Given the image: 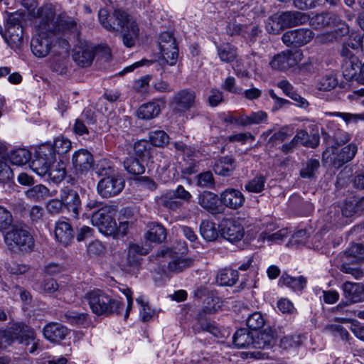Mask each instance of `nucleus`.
Segmentation results:
<instances>
[{
  "instance_id": "1",
  "label": "nucleus",
  "mask_w": 364,
  "mask_h": 364,
  "mask_svg": "<svg viewBox=\"0 0 364 364\" xmlns=\"http://www.w3.org/2000/svg\"><path fill=\"white\" fill-rule=\"evenodd\" d=\"M100 24L107 31L122 34V41L127 48L134 46L139 35V28L136 21L126 11L115 9L109 14L105 9L98 12Z\"/></svg>"
},
{
  "instance_id": "2",
  "label": "nucleus",
  "mask_w": 364,
  "mask_h": 364,
  "mask_svg": "<svg viewBox=\"0 0 364 364\" xmlns=\"http://www.w3.org/2000/svg\"><path fill=\"white\" fill-rule=\"evenodd\" d=\"M41 20L38 33L32 38L31 48L33 53L38 58L50 55L55 63H63L68 56L70 45L65 39H58L53 32L43 28Z\"/></svg>"
},
{
  "instance_id": "3",
  "label": "nucleus",
  "mask_w": 364,
  "mask_h": 364,
  "mask_svg": "<svg viewBox=\"0 0 364 364\" xmlns=\"http://www.w3.org/2000/svg\"><path fill=\"white\" fill-rule=\"evenodd\" d=\"M15 340L24 346L30 353H35L40 344L34 329L23 323H16L8 329L0 330V350L6 349Z\"/></svg>"
},
{
  "instance_id": "4",
  "label": "nucleus",
  "mask_w": 364,
  "mask_h": 364,
  "mask_svg": "<svg viewBox=\"0 0 364 364\" xmlns=\"http://www.w3.org/2000/svg\"><path fill=\"white\" fill-rule=\"evenodd\" d=\"M84 298L92 313L97 316L120 314L124 308L122 301L98 289L88 291Z\"/></svg>"
},
{
  "instance_id": "5",
  "label": "nucleus",
  "mask_w": 364,
  "mask_h": 364,
  "mask_svg": "<svg viewBox=\"0 0 364 364\" xmlns=\"http://www.w3.org/2000/svg\"><path fill=\"white\" fill-rule=\"evenodd\" d=\"M45 13L43 28L50 30L55 33L59 32L63 33H70L78 35L80 29V20L75 17L70 16L67 13L63 12L60 14L56 21H54L55 13L53 10L49 9Z\"/></svg>"
},
{
  "instance_id": "6",
  "label": "nucleus",
  "mask_w": 364,
  "mask_h": 364,
  "mask_svg": "<svg viewBox=\"0 0 364 364\" xmlns=\"http://www.w3.org/2000/svg\"><path fill=\"white\" fill-rule=\"evenodd\" d=\"M364 262V245L353 244L348 248L343 256L342 263L338 267L341 272L350 274L358 279L364 277V269L361 268L359 262Z\"/></svg>"
},
{
  "instance_id": "7",
  "label": "nucleus",
  "mask_w": 364,
  "mask_h": 364,
  "mask_svg": "<svg viewBox=\"0 0 364 364\" xmlns=\"http://www.w3.org/2000/svg\"><path fill=\"white\" fill-rule=\"evenodd\" d=\"M4 238L7 247L13 252L27 251L33 246V237L24 224H14Z\"/></svg>"
},
{
  "instance_id": "8",
  "label": "nucleus",
  "mask_w": 364,
  "mask_h": 364,
  "mask_svg": "<svg viewBox=\"0 0 364 364\" xmlns=\"http://www.w3.org/2000/svg\"><path fill=\"white\" fill-rule=\"evenodd\" d=\"M115 209L110 205H105L92 215V223L100 232L105 235H114L117 231L114 219Z\"/></svg>"
},
{
  "instance_id": "9",
  "label": "nucleus",
  "mask_w": 364,
  "mask_h": 364,
  "mask_svg": "<svg viewBox=\"0 0 364 364\" xmlns=\"http://www.w3.org/2000/svg\"><path fill=\"white\" fill-rule=\"evenodd\" d=\"M53 162L55 151L50 144H46L39 146L36 159L32 161L30 166L36 174L46 177Z\"/></svg>"
},
{
  "instance_id": "10",
  "label": "nucleus",
  "mask_w": 364,
  "mask_h": 364,
  "mask_svg": "<svg viewBox=\"0 0 364 364\" xmlns=\"http://www.w3.org/2000/svg\"><path fill=\"white\" fill-rule=\"evenodd\" d=\"M196 105V94L191 89H183L176 92L170 100L173 112L179 114L195 108Z\"/></svg>"
},
{
  "instance_id": "11",
  "label": "nucleus",
  "mask_w": 364,
  "mask_h": 364,
  "mask_svg": "<svg viewBox=\"0 0 364 364\" xmlns=\"http://www.w3.org/2000/svg\"><path fill=\"white\" fill-rule=\"evenodd\" d=\"M311 23L317 29L331 27L338 28L340 34H347L348 27L341 17L334 13H321L311 18Z\"/></svg>"
},
{
  "instance_id": "12",
  "label": "nucleus",
  "mask_w": 364,
  "mask_h": 364,
  "mask_svg": "<svg viewBox=\"0 0 364 364\" xmlns=\"http://www.w3.org/2000/svg\"><path fill=\"white\" fill-rule=\"evenodd\" d=\"M300 50H287L274 55L269 63L273 70L286 71L296 66L302 59Z\"/></svg>"
},
{
  "instance_id": "13",
  "label": "nucleus",
  "mask_w": 364,
  "mask_h": 364,
  "mask_svg": "<svg viewBox=\"0 0 364 364\" xmlns=\"http://www.w3.org/2000/svg\"><path fill=\"white\" fill-rule=\"evenodd\" d=\"M159 46L163 59L170 65L176 63L178 48L176 39L170 32L162 33L159 38Z\"/></svg>"
},
{
  "instance_id": "14",
  "label": "nucleus",
  "mask_w": 364,
  "mask_h": 364,
  "mask_svg": "<svg viewBox=\"0 0 364 364\" xmlns=\"http://www.w3.org/2000/svg\"><path fill=\"white\" fill-rule=\"evenodd\" d=\"M124 188V181L119 174L114 176L101 178L97 186V193L105 198L114 197Z\"/></svg>"
},
{
  "instance_id": "15",
  "label": "nucleus",
  "mask_w": 364,
  "mask_h": 364,
  "mask_svg": "<svg viewBox=\"0 0 364 364\" xmlns=\"http://www.w3.org/2000/svg\"><path fill=\"white\" fill-rule=\"evenodd\" d=\"M314 37V33L309 28H297L285 32L282 42L287 46L301 47L309 43Z\"/></svg>"
},
{
  "instance_id": "16",
  "label": "nucleus",
  "mask_w": 364,
  "mask_h": 364,
  "mask_svg": "<svg viewBox=\"0 0 364 364\" xmlns=\"http://www.w3.org/2000/svg\"><path fill=\"white\" fill-rule=\"evenodd\" d=\"M220 232L224 239L232 243L240 241L245 235L242 223L233 219L224 220L220 225Z\"/></svg>"
},
{
  "instance_id": "17",
  "label": "nucleus",
  "mask_w": 364,
  "mask_h": 364,
  "mask_svg": "<svg viewBox=\"0 0 364 364\" xmlns=\"http://www.w3.org/2000/svg\"><path fill=\"white\" fill-rule=\"evenodd\" d=\"M343 295L347 299L346 302H341L336 308L342 309L349 304L358 303L364 301V285L360 283L346 282L342 285Z\"/></svg>"
},
{
  "instance_id": "18",
  "label": "nucleus",
  "mask_w": 364,
  "mask_h": 364,
  "mask_svg": "<svg viewBox=\"0 0 364 364\" xmlns=\"http://www.w3.org/2000/svg\"><path fill=\"white\" fill-rule=\"evenodd\" d=\"M72 164L77 176L86 174L93 166V156L86 149H79L73 154Z\"/></svg>"
},
{
  "instance_id": "19",
  "label": "nucleus",
  "mask_w": 364,
  "mask_h": 364,
  "mask_svg": "<svg viewBox=\"0 0 364 364\" xmlns=\"http://www.w3.org/2000/svg\"><path fill=\"white\" fill-rule=\"evenodd\" d=\"M60 198L67 210L72 213L73 218H77L81 210V200L77 192L73 189L65 188L60 191Z\"/></svg>"
},
{
  "instance_id": "20",
  "label": "nucleus",
  "mask_w": 364,
  "mask_h": 364,
  "mask_svg": "<svg viewBox=\"0 0 364 364\" xmlns=\"http://www.w3.org/2000/svg\"><path fill=\"white\" fill-rule=\"evenodd\" d=\"M68 328L59 323H50L43 329V333L46 339L52 343H57L63 340L68 334Z\"/></svg>"
},
{
  "instance_id": "21",
  "label": "nucleus",
  "mask_w": 364,
  "mask_h": 364,
  "mask_svg": "<svg viewBox=\"0 0 364 364\" xmlns=\"http://www.w3.org/2000/svg\"><path fill=\"white\" fill-rule=\"evenodd\" d=\"M220 201L226 207L237 209L245 203V196L237 189L228 188L220 194Z\"/></svg>"
},
{
  "instance_id": "22",
  "label": "nucleus",
  "mask_w": 364,
  "mask_h": 364,
  "mask_svg": "<svg viewBox=\"0 0 364 364\" xmlns=\"http://www.w3.org/2000/svg\"><path fill=\"white\" fill-rule=\"evenodd\" d=\"M54 233L56 240L64 246L68 245L74 238L72 225L64 220L55 223Z\"/></svg>"
},
{
  "instance_id": "23",
  "label": "nucleus",
  "mask_w": 364,
  "mask_h": 364,
  "mask_svg": "<svg viewBox=\"0 0 364 364\" xmlns=\"http://www.w3.org/2000/svg\"><path fill=\"white\" fill-rule=\"evenodd\" d=\"M332 150V156H329L331 161L336 167H341L344 164L351 161L357 153V146L353 144H350L343 147L339 152L336 153L335 149Z\"/></svg>"
},
{
  "instance_id": "24",
  "label": "nucleus",
  "mask_w": 364,
  "mask_h": 364,
  "mask_svg": "<svg viewBox=\"0 0 364 364\" xmlns=\"http://www.w3.org/2000/svg\"><path fill=\"white\" fill-rule=\"evenodd\" d=\"M95 56L94 48L87 43L78 46L73 55V60L80 66L84 68L91 65Z\"/></svg>"
},
{
  "instance_id": "25",
  "label": "nucleus",
  "mask_w": 364,
  "mask_h": 364,
  "mask_svg": "<svg viewBox=\"0 0 364 364\" xmlns=\"http://www.w3.org/2000/svg\"><path fill=\"white\" fill-rule=\"evenodd\" d=\"M198 204L211 214L218 213L219 203L216 194L210 191H203L198 195Z\"/></svg>"
},
{
  "instance_id": "26",
  "label": "nucleus",
  "mask_w": 364,
  "mask_h": 364,
  "mask_svg": "<svg viewBox=\"0 0 364 364\" xmlns=\"http://www.w3.org/2000/svg\"><path fill=\"white\" fill-rule=\"evenodd\" d=\"M277 341L275 332L271 328L260 331L254 337L253 347L255 348H267L273 346Z\"/></svg>"
},
{
  "instance_id": "27",
  "label": "nucleus",
  "mask_w": 364,
  "mask_h": 364,
  "mask_svg": "<svg viewBox=\"0 0 364 364\" xmlns=\"http://www.w3.org/2000/svg\"><path fill=\"white\" fill-rule=\"evenodd\" d=\"M284 28L303 24L307 21V16L300 11H286L279 14Z\"/></svg>"
},
{
  "instance_id": "28",
  "label": "nucleus",
  "mask_w": 364,
  "mask_h": 364,
  "mask_svg": "<svg viewBox=\"0 0 364 364\" xmlns=\"http://www.w3.org/2000/svg\"><path fill=\"white\" fill-rule=\"evenodd\" d=\"M322 135L327 143L331 145V149H336L338 146L344 144L350 140L349 134L338 128L333 131L332 133L323 132Z\"/></svg>"
},
{
  "instance_id": "29",
  "label": "nucleus",
  "mask_w": 364,
  "mask_h": 364,
  "mask_svg": "<svg viewBox=\"0 0 364 364\" xmlns=\"http://www.w3.org/2000/svg\"><path fill=\"white\" fill-rule=\"evenodd\" d=\"M268 114L264 111L252 112L249 115H242L235 122L243 127L267 123Z\"/></svg>"
},
{
  "instance_id": "30",
  "label": "nucleus",
  "mask_w": 364,
  "mask_h": 364,
  "mask_svg": "<svg viewBox=\"0 0 364 364\" xmlns=\"http://www.w3.org/2000/svg\"><path fill=\"white\" fill-rule=\"evenodd\" d=\"M235 167V160L232 157L225 156L221 157L215 163L213 170L215 174L228 176L231 175Z\"/></svg>"
},
{
  "instance_id": "31",
  "label": "nucleus",
  "mask_w": 364,
  "mask_h": 364,
  "mask_svg": "<svg viewBox=\"0 0 364 364\" xmlns=\"http://www.w3.org/2000/svg\"><path fill=\"white\" fill-rule=\"evenodd\" d=\"M193 265L191 259L182 256H173L168 262L167 269L169 272L178 274Z\"/></svg>"
},
{
  "instance_id": "32",
  "label": "nucleus",
  "mask_w": 364,
  "mask_h": 364,
  "mask_svg": "<svg viewBox=\"0 0 364 364\" xmlns=\"http://www.w3.org/2000/svg\"><path fill=\"white\" fill-rule=\"evenodd\" d=\"M233 344L238 348L253 346L254 336L246 328L237 330L232 338Z\"/></svg>"
},
{
  "instance_id": "33",
  "label": "nucleus",
  "mask_w": 364,
  "mask_h": 364,
  "mask_svg": "<svg viewBox=\"0 0 364 364\" xmlns=\"http://www.w3.org/2000/svg\"><path fill=\"white\" fill-rule=\"evenodd\" d=\"M294 139L297 141L298 145L314 149L319 144L320 138L318 134L310 135L305 130L301 129L296 132Z\"/></svg>"
},
{
  "instance_id": "34",
  "label": "nucleus",
  "mask_w": 364,
  "mask_h": 364,
  "mask_svg": "<svg viewBox=\"0 0 364 364\" xmlns=\"http://www.w3.org/2000/svg\"><path fill=\"white\" fill-rule=\"evenodd\" d=\"M146 254L147 250L143 247L136 244L130 245L127 257V266L129 267H138L140 264V257Z\"/></svg>"
},
{
  "instance_id": "35",
  "label": "nucleus",
  "mask_w": 364,
  "mask_h": 364,
  "mask_svg": "<svg viewBox=\"0 0 364 364\" xmlns=\"http://www.w3.org/2000/svg\"><path fill=\"white\" fill-rule=\"evenodd\" d=\"M26 197L32 201H41L50 196L49 189L44 185L38 184L25 191Z\"/></svg>"
},
{
  "instance_id": "36",
  "label": "nucleus",
  "mask_w": 364,
  "mask_h": 364,
  "mask_svg": "<svg viewBox=\"0 0 364 364\" xmlns=\"http://www.w3.org/2000/svg\"><path fill=\"white\" fill-rule=\"evenodd\" d=\"M161 112V107L158 103L148 102L142 105L137 111V116L141 119H151L157 117Z\"/></svg>"
},
{
  "instance_id": "37",
  "label": "nucleus",
  "mask_w": 364,
  "mask_h": 364,
  "mask_svg": "<svg viewBox=\"0 0 364 364\" xmlns=\"http://www.w3.org/2000/svg\"><path fill=\"white\" fill-rule=\"evenodd\" d=\"M61 318L63 321L74 325L86 326L90 323L89 315L87 313L68 311L61 316Z\"/></svg>"
},
{
  "instance_id": "38",
  "label": "nucleus",
  "mask_w": 364,
  "mask_h": 364,
  "mask_svg": "<svg viewBox=\"0 0 364 364\" xmlns=\"http://www.w3.org/2000/svg\"><path fill=\"white\" fill-rule=\"evenodd\" d=\"M65 166L63 162H53L50 166L48 174L46 176L47 180H51L54 183H59L63 181L65 176Z\"/></svg>"
},
{
  "instance_id": "39",
  "label": "nucleus",
  "mask_w": 364,
  "mask_h": 364,
  "mask_svg": "<svg viewBox=\"0 0 364 364\" xmlns=\"http://www.w3.org/2000/svg\"><path fill=\"white\" fill-rule=\"evenodd\" d=\"M238 280V272L232 269H221L217 275V282L221 286H232Z\"/></svg>"
},
{
  "instance_id": "40",
  "label": "nucleus",
  "mask_w": 364,
  "mask_h": 364,
  "mask_svg": "<svg viewBox=\"0 0 364 364\" xmlns=\"http://www.w3.org/2000/svg\"><path fill=\"white\" fill-rule=\"evenodd\" d=\"M5 39L11 47H18L23 41L22 26H6Z\"/></svg>"
},
{
  "instance_id": "41",
  "label": "nucleus",
  "mask_w": 364,
  "mask_h": 364,
  "mask_svg": "<svg viewBox=\"0 0 364 364\" xmlns=\"http://www.w3.org/2000/svg\"><path fill=\"white\" fill-rule=\"evenodd\" d=\"M5 146L0 142V183H6L13 177V172L4 157Z\"/></svg>"
},
{
  "instance_id": "42",
  "label": "nucleus",
  "mask_w": 364,
  "mask_h": 364,
  "mask_svg": "<svg viewBox=\"0 0 364 364\" xmlns=\"http://www.w3.org/2000/svg\"><path fill=\"white\" fill-rule=\"evenodd\" d=\"M31 158L30 151L26 149H16L9 154V159L11 164L16 166H22L28 163Z\"/></svg>"
},
{
  "instance_id": "43",
  "label": "nucleus",
  "mask_w": 364,
  "mask_h": 364,
  "mask_svg": "<svg viewBox=\"0 0 364 364\" xmlns=\"http://www.w3.org/2000/svg\"><path fill=\"white\" fill-rule=\"evenodd\" d=\"M288 237V232L285 229L279 230V231L270 233L267 230L263 231L260 233L258 240L262 242H267L269 245L273 243H277L282 241L284 238Z\"/></svg>"
},
{
  "instance_id": "44",
  "label": "nucleus",
  "mask_w": 364,
  "mask_h": 364,
  "mask_svg": "<svg viewBox=\"0 0 364 364\" xmlns=\"http://www.w3.org/2000/svg\"><path fill=\"white\" fill-rule=\"evenodd\" d=\"M201 236L207 241H215L218 237L215 224L209 220H203L200 225Z\"/></svg>"
},
{
  "instance_id": "45",
  "label": "nucleus",
  "mask_w": 364,
  "mask_h": 364,
  "mask_svg": "<svg viewBox=\"0 0 364 364\" xmlns=\"http://www.w3.org/2000/svg\"><path fill=\"white\" fill-rule=\"evenodd\" d=\"M124 169L130 174L140 175L144 173L145 167L136 158L127 157L123 162Z\"/></svg>"
},
{
  "instance_id": "46",
  "label": "nucleus",
  "mask_w": 364,
  "mask_h": 364,
  "mask_svg": "<svg viewBox=\"0 0 364 364\" xmlns=\"http://www.w3.org/2000/svg\"><path fill=\"white\" fill-rule=\"evenodd\" d=\"M218 55L223 62H232L237 57L236 48L229 43H223L218 46Z\"/></svg>"
},
{
  "instance_id": "47",
  "label": "nucleus",
  "mask_w": 364,
  "mask_h": 364,
  "mask_svg": "<svg viewBox=\"0 0 364 364\" xmlns=\"http://www.w3.org/2000/svg\"><path fill=\"white\" fill-rule=\"evenodd\" d=\"M341 55L348 58L345 60L344 64L346 70L348 69L349 66H350L353 71V73H350V75L352 76L354 75L356 73V70L360 68L358 58L352 53L347 44L343 45L341 50Z\"/></svg>"
},
{
  "instance_id": "48",
  "label": "nucleus",
  "mask_w": 364,
  "mask_h": 364,
  "mask_svg": "<svg viewBox=\"0 0 364 364\" xmlns=\"http://www.w3.org/2000/svg\"><path fill=\"white\" fill-rule=\"evenodd\" d=\"M145 237L151 242H161L166 237L165 228L159 224L153 225L146 233Z\"/></svg>"
},
{
  "instance_id": "49",
  "label": "nucleus",
  "mask_w": 364,
  "mask_h": 364,
  "mask_svg": "<svg viewBox=\"0 0 364 364\" xmlns=\"http://www.w3.org/2000/svg\"><path fill=\"white\" fill-rule=\"evenodd\" d=\"M96 173L102 178L114 176L119 174L115 167L106 160L100 161L96 166Z\"/></svg>"
},
{
  "instance_id": "50",
  "label": "nucleus",
  "mask_w": 364,
  "mask_h": 364,
  "mask_svg": "<svg viewBox=\"0 0 364 364\" xmlns=\"http://www.w3.org/2000/svg\"><path fill=\"white\" fill-rule=\"evenodd\" d=\"M149 139L151 145L162 147L168 143L169 136L164 131L156 130L149 133Z\"/></svg>"
},
{
  "instance_id": "51",
  "label": "nucleus",
  "mask_w": 364,
  "mask_h": 364,
  "mask_svg": "<svg viewBox=\"0 0 364 364\" xmlns=\"http://www.w3.org/2000/svg\"><path fill=\"white\" fill-rule=\"evenodd\" d=\"M280 281L284 284H285L287 287H289L295 291H301L306 284V278L302 276L296 278L289 277L288 275H283L281 277Z\"/></svg>"
},
{
  "instance_id": "52",
  "label": "nucleus",
  "mask_w": 364,
  "mask_h": 364,
  "mask_svg": "<svg viewBox=\"0 0 364 364\" xmlns=\"http://www.w3.org/2000/svg\"><path fill=\"white\" fill-rule=\"evenodd\" d=\"M320 167V162L315 159H310L304 164L300 171V175L302 178H312L317 173Z\"/></svg>"
},
{
  "instance_id": "53",
  "label": "nucleus",
  "mask_w": 364,
  "mask_h": 364,
  "mask_svg": "<svg viewBox=\"0 0 364 364\" xmlns=\"http://www.w3.org/2000/svg\"><path fill=\"white\" fill-rule=\"evenodd\" d=\"M55 151V156L56 154L62 155L68 153L72 148L71 141L63 136H58L55 139L53 144H50Z\"/></svg>"
},
{
  "instance_id": "54",
  "label": "nucleus",
  "mask_w": 364,
  "mask_h": 364,
  "mask_svg": "<svg viewBox=\"0 0 364 364\" xmlns=\"http://www.w3.org/2000/svg\"><path fill=\"white\" fill-rule=\"evenodd\" d=\"M284 29V28L282 24V21L280 20V16L279 14L273 15L267 19L266 23V30L269 33L277 34Z\"/></svg>"
},
{
  "instance_id": "55",
  "label": "nucleus",
  "mask_w": 364,
  "mask_h": 364,
  "mask_svg": "<svg viewBox=\"0 0 364 364\" xmlns=\"http://www.w3.org/2000/svg\"><path fill=\"white\" fill-rule=\"evenodd\" d=\"M266 178L263 176H257L248 181L245 185V189L249 192L260 193L264 190Z\"/></svg>"
},
{
  "instance_id": "56",
  "label": "nucleus",
  "mask_w": 364,
  "mask_h": 364,
  "mask_svg": "<svg viewBox=\"0 0 364 364\" xmlns=\"http://www.w3.org/2000/svg\"><path fill=\"white\" fill-rule=\"evenodd\" d=\"M323 331L333 336H336V332H340V338L343 341H348L350 337L348 331L342 326L338 324H327L323 328Z\"/></svg>"
},
{
  "instance_id": "57",
  "label": "nucleus",
  "mask_w": 364,
  "mask_h": 364,
  "mask_svg": "<svg viewBox=\"0 0 364 364\" xmlns=\"http://www.w3.org/2000/svg\"><path fill=\"white\" fill-rule=\"evenodd\" d=\"M197 185L202 188H212L215 186V180L210 171L203 172L197 176Z\"/></svg>"
},
{
  "instance_id": "58",
  "label": "nucleus",
  "mask_w": 364,
  "mask_h": 364,
  "mask_svg": "<svg viewBox=\"0 0 364 364\" xmlns=\"http://www.w3.org/2000/svg\"><path fill=\"white\" fill-rule=\"evenodd\" d=\"M338 85V80L333 74H327L323 76L318 84L320 90L330 91Z\"/></svg>"
},
{
  "instance_id": "59",
  "label": "nucleus",
  "mask_w": 364,
  "mask_h": 364,
  "mask_svg": "<svg viewBox=\"0 0 364 364\" xmlns=\"http://www.w3.org/2000/svg\"><path fill=\"white\" fill-rule=\"evenodd\" d=\"M265 321L259 312H254L247 319V326L250 329L258 330L264 325Z\"/></svg>"
},
{
  "instance_id": "60",
  "label": "nucleus",
  "mask_w": 364,
  "mask_h": 364,
  "mask_svg": "<svg viewBox=\"0 0 364 364\" xmlns=\"http://www.w3.org/2000/svg\"><path fill=\"white\" fill-rule=\"evenodd\" d=\"M345 34H340L338 28H334L333 31H326L318 35L316 37V41L321 44L332 43L336 41L338 38L344 36Z\"/></svg>"
},
{
  "instance_id": "61",
  "label": "nucleus",
  "mask_w": 364,
  "mask_h": 364,
  "mask_svg": "<svg viewBox=\"0 0 364 364\" xmlns=\"http://www.w3.org/2000/svg\"><path fill=\"white\" fill-rule=\"evenodd\" d=\"M13 223V217L10 211L0 205V232L7 230Z\"/></svg>"
},
{
  "instance_id": "62",
  "label": "nucleus",
  "mask_w": 364,
  "mask_h": 364,
  "mask_svg": "<svg viewBox=\"0 0 364 364\" xmlns=\"http://www.w3.org/2000/svg\"><path fill=\"white\" fill-rule=\"evenodd\" d=\"M168 192L171 197L183 200L186 203H189L192 198V195L181 185L178 186L175 190H171Z\"/></svg>"
},
{
  "instance_id": "63",
  "label": "nucleus",
  "mask_w": 364,
  "mask_h": 364,
  "mask_svg": "<svg viewBox=\"0 0 364 364\" xmlns=\"http://www.w3.org/2000/svg\"><path fill=\"white\" fill-rule=\"evenodd\" d=\"M333 115L341 117L346 124L357 123L358 121H364V112L360 114H352L348 112H336Z\"/></svg>"
},
{
  "instance_id": "64",
  "label": "nucleus",
  "mask_w": 364,
  "mask_h": 364,
  "mask_svg": "<svg viewBox=\"0 0 364 364\" xmlns=\"http://www.w3.org/2000/svg\"><path fill=\"white\" fill-rule=\"evenodd\" d=\"M151 144L146 140H141L134 144V150L136 156L146 157L149 155Z\"/></svg>"
}]
</instances>
